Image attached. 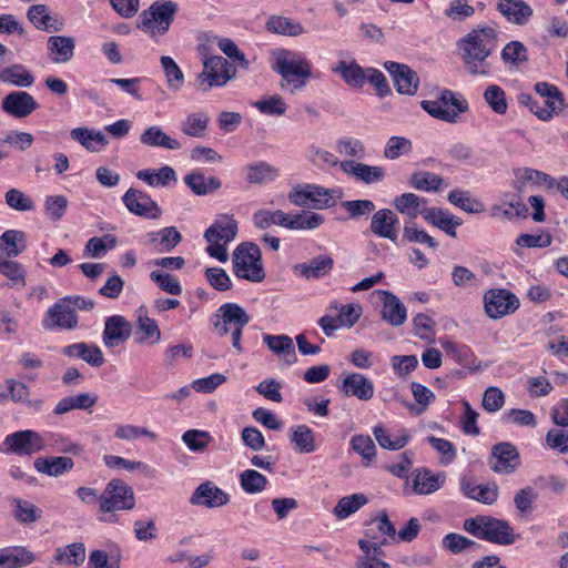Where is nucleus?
Wrapping results in <instances>:
<instances>
[{
  "label": "nucleus",
  "mask_w": 568,
  "mask_h": 568,
  "mask_svg": "<svg viewBox=\"0 0 568 568\" xmlns=\"http://www.w3.org/2000/svg\"><path fill=\"white\" fill-rule=\"evenodd\" d=\"M497 47V31L490 27L473 29L458 42L457 48L467 73L489 77L491 64L488 57Z\"/></svg>",
  "instance_id": "nucleus-1"
},
{
  "label": "nucleus",
  "mask_w": 568,
  "mask_h": 568,
  "mask_svg": "<svg viewBox=\"0 0 568 568\" xmlns=\"http://www.w3.org/2000/svg\"><path fill=\"white\" fill-rule=\"evenodd\" d=\"M463 527L468 534L488 542L508 546L516 540V535L509 523L493 516L478 515L467 518Z\"/></svg>",
  "instance_id": "nucleus-2"
},
{
  "label": "nucleus",
  "mask_w": 568,
  "mask_h": 568,
  "mask_svg": "<svg viewBox=\"0 0 568 568\" xmlns=\"http://www.w3.org/2000/svg\"><path fill=\"white\" fill-rule=\"evenodd\" d=\"M420 106L434 119L455 124L468 111V102L455 92L444 89L435 100H424Z\"/></svg>",
  "instance_id": "nucleus-3"
},
{
  "label": "nucleus",
  "mask_w": 568,
  "mask_h": 568,
  "mask_svg": "<svg viewBox=\"0 0 568 568\" xmlns=\"http://www.w3.org/2000/svg\"><path fill=\"white\" fill-rule=\"evenodd\" d=\"M275 70L282 75V89H288L292 93L303 88L305 80L311 75L308 61L290 51L278 53Z\"/></svg>",
  "instance_id": "nucleus-4"
},
{
  "label": "nucleus",
  "mask_w": 568,
  "mask_h": 568,
  "mask_svg": "<svg viewBox=\"0 0 568 568\" xmlns=\"http://www.w3.org/2000/svg\"><path fill=\"white\" fill-rule=\"evenodd\" d=\"M178 11V4L171 0L156 1L140 14L139 28L151 37L168 32Z\"/></svg>",
  "instance_id": "nucleus-5"
},
{
  "label": "nucleus",
  "mask_w": 568,
  "mask_h": 568,
  "mask_svg": "<svg viewBox=\"0 0 568 568\" xmlns=\"http://www.w3.org/2000/svg\"><path fill=\"white\" fill-rule=\"evenodd\" d=\"M135 506V495L131 486L122 479H111L99 497V513L131 510Z\"/></svg>",
  "instance_id": "nucleus-6"
},
{
  "label": "nucleus",
  "mask_w": 568,
  "mask_h": 568,
  "mask_svg": "<svg viewBox=\"0 0 568 568\" xmlns=\"http://www.w3.org/2000/svg\"><path fill=\"white\" fill-rule=\"evenodd\" d=\"M234 75L235 69L225 58L210 55L203 61V70L196 77V84L206 92L214 87L225 85Z\"/></svg>",
  "instance_id": "nucleus-7"
},
{
  "label": "nucleus",
  "mask_w": 568,
  "mask_h": 568,
  "mask_svg": "<svg viewBox=\"0 0 568 568\" xmlns=\"http://www.w3.org/2000/svg\"><path fill=\"white\" fill-rule=\"evenodd\" d=\"M239 225L234 215L220 214L204 232L206 248H225L237 235Z\"/></svg>",
  "instance_id": "nucleus-8"
},
{
  "label": "nucleus",
  "mask_w": 568,
  "mask_h": 568,
  "mask_svg": "<svg viewBox=\"0 0 568 568\" xmlns=\"http://www.w3.org/2000/svg\"><path fill=\"white\" fill-rule=\"evenodd\" d=\"M519 305L518 297L505 288L488 290L484 295L485 312L491 320H499L515 313Z\"/></svg>",
  "instance_id": "nucleus-9"
},
{
  "label": "nucleus",
  "mask_w": 568,
  "mask_h": 568,
  "mask_svg": "<svg viewBox=\"0 0 568 568\" xmlns=\"http://www.w3.org/2000/svg\"><path fill=\"white\" fill-rule=\"evenodd\" d=\"M3 445L6 446V453L31 456L45 448V438L36 430H18L8 435Z\"/></svg>",
  "instance_id": "nucleus-10"
},
{
  "label": "nucleus",
  "mask_w": 568,
  "mask_h": 568,
  "mask_svg": "<svg viewBox=\"0 0 568 568\" xmlns=\"http://www.w3.org/2000/svg\"><path fill=\"white\" fill-rule=\"evenodd\" d=\"M288 200L298 206H310L322 210L334 205L333 191L313 184L295 187L288 194Z\"/></svg>",
  "instance_id": "nucleus-11"
},
{
  "label": "nucleus",
  "mask_w": 568,
  "mask_h": 568,
  "mask_svg": "<svg viewBox=\"0 0 568 568\" xmlns=\"http://www.w3.org/2000/svg\"><path fill=\"white\" fill-rule=\"evenodd\" d=\"M233 271L239 278L262 282L265 277L261 251H234Z\"/></svg>",
  "instance_id": "nucleus-12"
},
{
  "label": "nucleus",
  "mask_w": 568,
  "mask_h": 568,
  "mask_svg": "<svg viewBox=\"0 0 568 568\" xmlns=\"http://www.w3.org/2000/svg\"><path fill=\"white\" fill-rule=\"evenodd\" d=\"M519 453L510 443H499L493 446L488 460L490 468L498 474H511L519 466Z\"/></svg>",
  "instance_id": "nucleus-13"
},
{
  "label": "nucleus",
  "mask_w": 568,
  "mask_h": 568,
  "mask_svg": "<svg viewBox=\"0 0 568 568\" xmlns=\"http://www.w3.org/2000/svg\"><path fill=\"white\" fill-rule=\"evenodd\" d=\"M123 202L131 213L139 216L156 220L162 214L160 206L146 193L133 187L125 192Z\"/></svg>",
  "instance_id": "nucleus-14"
},
{
  "label": "nucleus",
  "mask_w": 568,
  "mask_h": 568,
  "mask_svg": "<svg viewBox=\"0 0 568 568\" xmlns=\"http://www.w3.org/2000/svg\"><path fill=\"white\" fill-rule=\"evenodd\" d=\"M219 312L221 321L214 324V329L220 336L227 335L230 327H245L250 322L245 310L235 303L223 304Z\"/></svg>",
  "instance_id": "nucleus-15"
},
{
  "label": "nucleus",
  "mask_w": 568,
  "mask_h": 568,
  "mask_svg": "<svg viewBox=\"0 0 568 568\" xmlns=\"http://www.w3.org/2000/svg\"><path fill=\"white\" fill-rule=\"evenodd\" d=\"M375 294L382 302V318L393 326L403 325L407 318V310L400 300L389 291L378 290Z\"/></svg>",
  "instance_id": "nucleus-16"
},
{
  "label": "nucleus",
  "mask_w": 568,
  "mask_h": 568,
  "mask_svg": "<svg viewBox=\"0 0 568 568\" xmlns=\"http://www.w3.org/2000/svg\"><path fill=\"white\" fill-rule=\"evenodd\" d=\"M2 110L18 119L30 115L38 103L34 98L26 91H14L7 94L1 102Z\"/></svg>",
  "instance_id": "nucleus-17"
},
{
  "label": "nucleus",
  "mask_w": 568,
  "mask_h": 568,
  "mask_svg": "<svg viewBox=\"0 0 568 568\" xmlns=\"http://www.w3.org/2000/svg\"><path fill=\"white\" fill-rule=\"evenodd\" d=\"M190 503L206 508H217L230 503V495L211 481H205L194 490Z\"/></svg>",
  "instance_id": "nucleus-18"
},
{
  "label": "nucleus",
  "mask_w": 568,
  "mask_h": 568,
  "mask_svg": "<svg viewBox=\"0 0 568 568\" xmlns=\"http://www.w3.org/2000/svg\"><path fill=\"white\" fill-rule=\"evenodd\" d=\"M43 325L50 329L54 327L73 329L78 325V317L72 306L63 298L49 308Z\"/></svg>",
  "instance_id": "nucleus-19"
},
{
  "label": "nucleus",
  "mask_w": 568,
  "mask_h": 568,
  "mask_svg": "<svg viewBox=\"0 0 568 568\" xmlns=\"http://www.w3.org/2000/svg\"><path fill=\"white\" fill-rule=\"evenodd\" d=\"M385 68L392 74L395 88L400 94L413 95L416 93L419 79L415 71L396 62H386Z\"/></svg>",
  "instance_id": "nucleus-20"
},
{
  "label": "nucleus",
  "mask_w": 568,
  "mask_h": 568,
  "mask_svg": "<svg viewBox=\"0 0 568 568\" xmlns=\"http://www.w3.org/2000/svg\"><path fill=\"white\" fill-rule=\"evenodd\" d=\"M397 215L389 209H382L375 212L371 221V230L379 237L397 241Z\"/></svg>",
  "instance_id": "nucleus-21"
},
{
  "label": "nucleus",
  "mask_w": 568,
  "mask_h": 568,
  "mask_svg": "<svg viewBox=\"0 0 568 568\" xmlns=\"http://www.w3.org/2000/svg\"><path fill=\"white\" fill-rule=\"evenodd\" d=\"M515 189L518 192H525L529 186L546 185L552 189L556 185V180L547 173L531 169L519 168L514 171Z\"/></svg>",
  "instance_id": "nucleus-22"
},
{
  "label": "nucleus",
  "mask_w": 568,
  "mask_h": 568,
  "mask_svg": "<svg viewBox=\"0 0 568 568\" xmlns=\"http://www.w3.org/2000/svg\"><path fill=\"white\" fill-rule=\"evenodd\" d=\"M131 331L129 321L121 315H113L105 321L103 343L106 347L118 346L130 337Z\"/></svg>",
  "instance_id": "nucleus-23"
},
{
  "label": "nucleus",
  "mask_w": 568,
  "mask_h": 568,
  "mask_svg": "<svg viewBox=\"0 0 568 568\" xmlns=\"http://www.w3.org/2000/svg\"><path fill=\"white\" fill-rule=\"evenodd\" d=\"M341 390L346 396L367 402L374 396V384L362 374L351 373L343 379Z\"/></svg>",
  "instance_id": "nucleus-24"
},
{
  "label": "nucleus",
  "mask_w": 568,
  "mask_h": 568,
  "mask_svg": "<svg viewBox=\"0 0 568 568\" xmlns=\"http://www.w3.org/2000/svg\"><path fill=\"white\" fill-rule=\"evenodd\" d=\"M393 205L399 213L407 215L410 219H416L418 215L426 219V215L432 209L427 205V200L425 197L410 192L396 196L393 201Z\"/></svg>",
  "instance_id": "nucleus-25"
},
{
  "label": "nucleus",
  "mask_w": 568,
  "mask_h": 568,
  "mask_svg": "<svg viewBox=\"0 0 568 568\" xmlns=\"http://www.w3.org/2000/svg\"><path fill=\"white\" fill-rule=\"evenodd\" d=\"M21 251H7L0 255V274L10 281L11 287L22 288L26 286V270L22 264L14 261Z\"/></svg>",
  "instance_id": "nucleus-26"
},
{
  "label": "nucleus",
  "mask_w": 568,
  "mask_h": 568,
  "mask_svg": "<svg viewBox=\"0 0 568 568\" xmlns=\"http://www.w3.org/2000/svg\"><path fill=\"white\" fill-rule=\"evenodd\" d=\"M36 555L23 546L0 549V568H22L36 561Z\"/></svg>",
  "instance_id": "nucleus-27"
},
{
  "label": "nucleus",
  "mask_w": 568,
  "mask_h": 568,
  "mask_svg": "<svg viewBox=\"0 0 568 568\" xmlns=\"http://www.w3.org/2000/svg\"><path fill=\"white\" fill-rule=\"evenodd\" d=\"M498 11L511 23L523 26L532 16L531 7L524 0H499Z\"/></svg>",
  "instance_id": "nucleus-28"
},
{
  "label": "nucleus",
  "mask_w": 568,
  "mask_h": 568,
  "mask_svg": "<svg viewBox=\"0 0 568 568\" xmlns=\"http://www.w3.org/2000/svg\"><path fill=\"white\" fill-rule=\"evenodd\" d=\"M70 136L89 152H100L109 144V140L101 131L87 126L72 129Z\"/></svg>",
  "instance_id": "nucleus-29"
},
{
  "label": "nucleus",
  "mask_w": 568,
  "mask_h": 568,
  "mask_svg": "<svg viewBox=\"0 0 568 568\" xmlns=\"http://www.w3.org/2000/svg\"><path fill=\"white\" fill-rule=\"evenodd\" d=\"M288 437L294 450L301 454H312L316 450L315 434L305 424L292 426Z\"/></svg>",
  "instance_id": "nucleus-30"
},
{
  "label": "nucleus",
  "mask_w": 568,
  "mask_h": 568,
  "mask_svg": "<svg viewBox=\"0 0 568 568\" xmlns=\"http://www.w3.org/2000/svg\"><path fill=\"white\" fill-rule=\"evenodd\" d=\"M33 466L38 473L50 477H59L70 471L74 463L70 457H38L33 462Z\"/></svg>",
  "instance_id": "nucleus-31"
},
{
  "label": "nucleus",
  "mask_w": 568,
  "mask_h": 568,
  "mask_svg": "<svg viewBox=\"0 0 568 568\" xmlns=\"http://www.w3.org/2000/svg\"><path fill=\"white\" fill-rule=\"evenodd\" d=\"M344 172L354 175L357 180L366 184L379 182L385 178V171L381 166L368 165L355 161H344L341 163Z\"/></svg>",
  "instance_id": "nucleus-32"
},
{
  "label": "nucleus",
  "mask_w": 568,
  "mask_h": 568,
  "mask_svg": "<svg viewBox=\"0 0 568 568\" xmlns=\"http://www.w3.org/2000/svg\"><path fill=\"white\" fill-rule=\"evenodd\" d=\"M464 495L479 503L491 505L498 498V487L493 485H479L474 480L464 478L460 483Z\"/></svg>",
  "instance_id": "nucleus-33"
},
{
  "label": "nucleus",
  "mask_w": 568,
  "mask_h": 568,
  "mask_svg": "<svg viewBox=\"0 0 568 568\" xmlns=\"http://www.w3.org/2000/svg\"><path fill=\"white\" fill-rule=\"evenodd\" d=\"M445 479L446 477L442 473L433 474L429 469H419L417 470L413 479V490L417 495L433 494L442 488V486L445 483Z\"/></svg>",
  "instance_id": "nucleus-34"
},
{
  "label": "nucleus",
  "mask_w": 568,
  "mask_h": 568,
  "mask_svg": "<svg viewBox=\"0 0 568 568\" xmlns=\"http://www.w3.org/2000/svg\"><path fill=\"white\" fill-rule=\"evenodd\" d=\"M140 142L150 148H164L168 150L181 149V143L176 139L168 135L160 126L156 125L148 128L140 135Z\"/></svg>",
  "instance_id": "nucleus-35"
},
{
  "label": "nucleus",
  "mask_w": 568,
  "mask_h": 568,
  "mask_svg": "<svg viewBox=\"0 0 568 568\" xmlns=\"http://www.w3.org/2000/svg\"><path fill=\"white\" fill-rule=\"evenodd\" d=\"M62 353L69 357H79L94 367H99L104 363L103 354L98 346L88 345L82 342L65 346Z\"/></svg>",
  "instance_id": "nucleus-36"
},
{
  "label": "nucleus",
  "mask_w": 568,
  "mask_h": 568,
  "mask_svg": "<svg viewBox=\"0 0 568 568\" xmlns=\"http://www.w3.org/2000/svg\"><path fill=\"white\" fill-rule=\"evenodd\" d=\"M48 50L54 63L70 61L74 52V40L64 36H52L48 39Z\"/></svg>",
  "instance_id": "nucleus-37"
},
{
  "label": "nucleus",
  "mask_w": 568,
  "mask_h": 568,
  "mask_svg": "<svg viewBox=\"0 0 568 568\" xmlns=\"http://www.w3.org/2000/svg\"><path fill=\"white\" fill-rule=\"evenodd\" d=\"M85 546L83 542H73L59 547L54 552V561L59 565L80 567L85 560Z\"/></svg>",
  "instance_id": "nucleus-38"
},
{
  "label": "nucleus",
  "mask_w": 568,
  "mask_h": 568,
  "mask_svg": "<svg viewBox=\"0 0 568 568\" xmlns=\"http://www.w3.org/2000/svg\"><path fill=\"white\" fill-rule=\"evenodd\" d=\"M0 81L16 87L29 88L33 84L34 77L24 65L16 63L0 70Z\"/></svg>",
  "instance_id": "nucleus-39"
},
{
  "label": "nucleus",
  "mask_w": 568,
  "mask_h": 568,
  "mask_svg": "<svg viewBox=\"0 0 568 568\" xmlns=\"http://www.w3.org/2000/svg\"><path fill=\"white\" fill-rule=\"evenodd\" d=\"M13 517L23 525H31L42 517V510L29 500L14 497L10 499Z\"/></svg>",
  "instance_id": "nucleus-40"
},
{
  "label": "nucleus",
  "mask_w": 568,
  "mask_h": 568,
  "mask_svg": "<svg viewBox=\"0 0 568 568\" xmlns=\"http://www.w3.org/2000/svg\"><path fill=\"white\" fill-rule=\"evenodd\" d=\"M138 332L142 333L140 343L156 344L161 341V331L155 320L148 316L144 307L138 310Z\"/></svg>",
  "instance_id": "nucleus-41"
},
{
  "label": "nucleus",
  "mask_w": 568,
  "mask_h": 568,
  "mask_svg": "<svg viewBox=\"0 0 568 568\" xmlns=\"http://www.w3.org/2000/svg\"><path fill=\"white\" fill-rule=\"evenodd\" d=\"M425 221L437 226L450 236H455L456 227L462 224L460 219L450 214L448 211L437 207L430 209L429 213L426 215Z\"/></svg>",
  "instance_id": "nucleus-42"
},
{
  "label": "nucleus",
  "mask_w": 568,
  "mask_h": 568,
  "mask_svg": "<svg viewBox=\"0 0 568 568\" xmlns=\"http://www.w3.org/2000/svg\"><path fill=\"white\" fill-rule=\"evenodd\" d=\"M210 122V115L206 112L197 111L190 113L181 123V131L192 138H203Z\"/></svg>",
  "instance_id": "nucleus-43"
},
{
  "label": "nucleus",
  "mask_w": 568,
  "mask_h": 568,
  "mask_svg": "<svg viewBox=\"0 0 568 568\" xmlns=\"http://www.w3.org/2000/svg\"><path fill=\"white\" fill-rule=\"evenodd\" d=\"M185 184L197 195H205L219 190L221 181L215 176L206 178L200 172H192L184 178Z\"/></svg>",
  "instance_id": "nucleus-44"
},
{
  "label": "nucleus",
  "mask_w": 568,
  "mask_h": 568,
  "mask_svg": "<svg viewBox=\"0 0 568 568\" xmlns=\"http://www.w3.org/2000/svg\"><path fill=\"white\" fill-rule=\"evenodd\" d=\"M334 261L328 255H320L308 263H302L296 266L301 274L306 278H320L325 276L333 268Z\"/></svg>",
  "instance_id": "nucleus-45"
},
{
  "label": "nucleus",
  "mask_w": 568,
  "mask_h": 568,
  "mask_svg": "<svg viewBox=\"0 0 568 568\" xmlns=\"http://www.w3.org/2000/svg\"><path fill=\"white\" fill-rule=\"evenodd\" d=\"M136 178L146 182L151 186L165 187L171 182L176 181L175 171L171 166H162L158 171L153 170H141L136 173Z\"/></svg>",
  "instance_id": "nucleus-46"
},
{
  "label": "nucleus",
  "mask_w": 568,
  "mask_h": 568,
  "mask_svg": "<svg viewBox=\"0 0 568 568\" xmlns=\"http://www.w3.org/2000/svg\"><path fill=\"white\" fill-rule=\"evenodd\" d=\"M333 72L339 73L343 80L352 87H362L366 80L365 71L355 61H339L333 68Z\"/></svg>",
  "instance_id": "nucleus-47"
},
{
  "label": "nucleus",
  "mask_w": 568,
  "mask_h": 568,
  "mask_svg": "<svg viewBox=\"0 0 568 568\" xmlns=\"http://www.w3.org/2000/svg\"><path fill=\"white\" fill-rule=\"evenodd\" d=\"M410 390L413 393L416 404H407L406 407L419 416L428 408V406L435 400V394L425 385L413 382L410 383Z\"/></svg>",
  "instance_id": "nucleus-48"
},
{
  "label": "nucleus",
  "mask_w": 568,
  "mask_h": 568,
  "mask_svg": "<svg viewBox=\"0 0 568 568\" xmlns=\"http://www.w3.org/2000/svg\"><path fill=\"white\" fill-rule=\"evenodd\" d=\"M278 175V170L266 162H256L246 166V181L252 184L271 182Z\"/></svg>",
  "instance_id": "nucleus-49"
},
{
  "label": "nucleus",
  "mask_w": 568,
  "mask_h": 568,
  "mask_svg": "<svg viewBox=\"0 0 568 568\" xmlns=\"http://www.w3.org/2000/svg\"><path fill=\"white\" fill-rule=\"evenodd\" d=\"M368 503L364 494H353L341 498L333 509V514L338 519H345L356 513Z\"/></svg>",
  "instance_id": "nucleus-50"
},
{
  "label": "nucleus",
  "mask_w": 568,
  "mask_h": 568,
  "mask_svg": "<svg viewBox=\"0 0 568 568\" xmlns=\"http://www.w3.org/2000/svg\"><path fill=\"white\" fill-rule=\"evenodd\" d=\"M266 29L270 32L290 37H296L304 32L301 23L282 16H272L266 22Z\"/></svg>",
  "instance_id": "nucleus-51"
},
{
  "label": "nucleus",
  "mask_w": 568,
  "mask_h": 568,
  "mask_svg": "<svg viewBox=\"0 0 568 568\" xmlns=\"http://www.w3.org/2000/svg\"><path fill=\"white\" fill-rule=\"evenodd\" d=\"M373 434L381 447L389 450H399L407 445L410 436L403 432L400 435L394 437L387 432L383 425H377L373 429Z\"/></svg>",
  "instance_id": "nucleus-52"
},
{
  "label": "nucleus",
  "mask_w": 568,
  "mask_h": 568,
  "mask_svg": "<svg viewBox=\"0 0 568 568\" xmlns=\"http://www.w3.org/2000/svg\"><path fill=\"white\" fill-rule=\"evenodd\" d=\"M263 342L271 352L277 356L292 357L295 359V348L293 339L288 335H263Z\"/></svg>",
  "instance_id": "nucleus-53"
},
{
  "label": "nucleus",
  "mask_w": 568,
  "mask_h": 568,
  "mask_svg": "<svg viewBox=\"0 0 568 568\" xmlns=\"http://www.w3.org/2000/svg\"><path fill=\"white\" fill-rule=\"evenodd\" d=\"M160 62L166 78L168 88L172 91H179L184 83L182 70L171 57L163 55Z\"/></svg>",
  "instance_id": "nucleus-54"
},
{
  "label": "nucleus",
  "mask_w": 568,
  "mask_h": 568,
  "mask_svg": "<svg viewBox=\"0 0 568 568\" xmlns=\"http://www.w3.org/2000/svg\"><path fill=\"white\" fill-rule=\"evenodd\" d=\"M240 484L245 493L258 494L266 488L268 480L257 470L246 469L240 474Z\"/></svg>",
  "instance_id": "nucleus-55"
},
{
  "label": "nucleus",
  "mask_w": 568,
  "mask_h": 568,
  "mask_svg": "<svg viewBox=\"0 0 568 568\" xmlns=\"http://www.w3.org/2000/svg\"><path fill=\"white\" fill-rule=\"evenodd\" d=\"M484 99L489 108L497 114H505L508 110V102L504 89L499 85H488L484 92Z\"/></svg>",
  "instance_id": "nucleus-56"
},
{
  "label": "nucleus",
  "mask_w": 568,
  "mask_h": 568,
  "mask_svg": "<svg viewBox=\"0 0 568 568\" xmlns=\"http://www.w3.org/2000/svg\"><path fill=\"white\" fill-rule=\"evenodd\" d=\"M527 211L526 205L520 201L494 205L490 209L491 216L499 220H514L526 216Z\"/></svg>",
  "instance_id": "nucleus-57"
},
{
  "label": "nucleus",
  "mask_w": 568,
  "mask_h": 568,
  "mask_svg": "<svg viewBox=\"0 0 568 568\" xmlns=\"http://www.w3.org/2000/svg\"><path fill=\"white\" fill-rule=\"evenodd\" d=\"M506 64L518 67L528 60V50L520 41H510L501 51Z\"/></svg>",
  "instance_id": "nucleus-58"
},
{
  "label": "nucleus",
  "mask_w": 568,
  "mask_h": 568,
  "mask_svg": "<svg viewBox=\"0 0 568 568\" xmlns=\"http://www.w3.org/2000/svg\"><path fill=\"white\" fill-rule=\"evenodd\" d=\"M181 240L182 235L174 226L150 233V244L154 246L161 245L165 248H174L180 244Z\"/></svg>",
  "instance_id": "nucleus-59"
},
{
  "label": "nucleus",
  "mask_w": 568,
  "mask_h": 568,
  "mask_svg": "<svg viewBox=\"0 0 568 568\" xmlns=\"http://www.w3.org/2000/svg\"><path fill=\"white\" fill-rule=\"evenodd\" d=\"M28 19L30 22L40 30L57 31L58 28L53 27V18L49 14L44 4H34L28 10Z\"/></svg>",
  "instance_id": "nucleus-60"
},
{
  "label": "nucleus",
  "mask_w": 568,
  "mask_h": 568,
  "mask_svg": "<svg viewBox=\"0 0 568 568\" xmlns=\"http://www.w3.org/2000/svg\"><path fill=\"white\" fill-rule=\"evenodd\" d=\"M351 446L357 454H359L363 457L364 464L366 466H369L373 463L376 456V448L373 439L369 436H353L351 439Z\"/></svg>",
  "instance_id": "nucleus-61"
},
{
  "label": "nucleus",
  "mask_w": 568,
  "mask_h": 568,
  "mask_svg": "<svg viewBox=\"0 0 568 568\" xmlns=\"http://www.w3.org/2000/svg\"><path fill=\"white\" fill-rule=\"evenodd\" d=\"M324 222V217L315 212L304 211L298 214L291 215L288 229L291 230H313Z\"/></svg>",
  "instance_id": "nucleus-62"
},
{
  "label": "nucleus",
  "mask_w": 568,
  "mask_h": 568,
  "mask_svg": "<svg viewBox=\"0 0 568 568\" xmlns=\"http://www.w3.org/2000/svg\"><path fill=\"white\" fill-rule=\"evenodd\" d=\"M150 278L168 294L180 295L182 293V286L179 280L170 273L155 270L150 273Z\"/></svg>",
  "instance_id": "nucleus-63"
},
{
  "label": "nucleus",
  "mask_w": 568,
  "mask_h": 568,
  "mask_svg": "<svg viewBox=\"0 0 568 568\" xmlns=\"http://www.w3.org/2000/svg\"><path fill=\"white\" fill-rule=\"evenodd\" d=\"M448 355L453 357L458 364L470 367L475 364V356L467 345L456 344L454 342H445L442 344Z\"/></svg>",
  "instance_id": "nucleus-64"
}]
</instances>
